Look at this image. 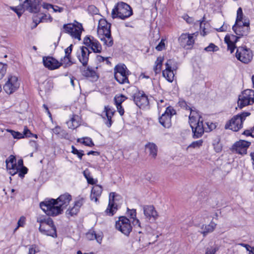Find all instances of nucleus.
<instances>
[{"instance_id": "nucleus-1", "label": "nucleus", "mask_w": 254, "mask_h": 254, "mask_svg": "<svg viewBox=\"0 0 254 254\" xmlns=\"http://www.w3.org/2000/svg\"><path fill=\"white\" fill-rule=\"evenodd\" d=\"M179 104L182 108L190 111L189 116V122L192 129L193 137L194 138L201 137L203 134L204 130L202 117L197 112L192 110L185 100H180Z\"/></svg>"}, {"instance_id": "nucleus-2", "label": "nucleus", "mask_w": 254, "mask_h": 254, "mask_svg": "<svg viewBox=\"0 0 254 254\" xmlns=\"http://www.w3.org/2000/svg\"><path fill=\"white\" fill-rule=\"evenodd\" d=\"M111 14L113 19L119 18L125 20L132 15L133 12L129 5L124 2H119L115 6Z\"/></svg>"}, {"instance_id": "nucleus-3", "label": "nucleus", "mask_w": 254, "mask_h": 254, "mask_svg": "<svg viewBox=\"0 0 254 254\" xmlns=\"http://www.w3.org/2000/svg\"><path fill=\"white\" fill-rule=\"evenodd\" d=\"M40 206L48 216L55 217L62 214L55 199H46L40 202Z\"/></svg>"}, {"instance_id": "nucleus-4", "label": "nucleus", "mask_w": 254, "mask_h": 254, "mask_svg": "<svg viewBox=\"0 0 254 254\" xmlns=\"http://www.w3.org/2000/svg\"><path fill=\"white\" fill-rule=\"evenodd\" d=\"M251 113L248 112H243L234 116L231 120L228 121L225 126V129H230L234 131H237L243 127L244 121L246 117L249 116Z\"/></svg>"}, {"instance_id": "nucleus-5", "label": "nucleus", "mask_w": 254, "mask_h": 254, "mask_svg": "<svg viewBox=\"0 0 254 254\" xmlns=\"http://www.w3.org/2000/svg\"><path fill=\"white\" fill-rule=\"evenodd\" d=\"M63 28L64 32L69 34L72 38L79 41L81 40V34L83 30L81 24L76 22V24H64Z\"/></svg>"}, {"instance_id": "nucleus-6", "label": "nucleus", "mask_w": 254, "mask_h": 254, "mask_svg": "<svg viewBox=\"0 0 254 254\" xmlns=\"http://www.w3.org/2000/svg\"><path fill=\"white\" fill-rule=\"evenodd\" d=\"M254 103V90L247 89L239 96L238 105L240 108Z\"/></svg>"}, {"instance_id": "nucleus-7", "label": "nucleus", "mask_w": 254, "mask_h": 254, "mask_svg": "<svg viewBox=\"0 0 254 254\" xmlns=\"http://www.w3.org/2000/svg\"><path fill=\"white\" fill-rule=\"evenodd\" d=\"M253 56L252 51L246 46L237 48L236 57L241 62L245 64L249 63L252 60Z\"/></svg>"}, {"instance_id": "nucleus-8", "label": "nucleus", "mask_w": 254, "mask_h": 254, "mask_svg": "<svg viewBox=\"0 0 254 254\" xmlns=\"http://www.w3.org/2000/svg\"><path fill=\"white\" fill-rule=\"evenodd\" d=\"M244 22L242 23H235L232 27V29L235 33L240 36H247L250 32V20L248 19H244Z\"/></svg>"}, {"instance_id": "nucleus-9", "label": "nucleus", "mask_w": 254, "mask_h": 254, "mask_svg": "<svg viewBox=\"0 0 254 254\" xmlns=\"http://www.w3.org/2000/svg\"><path fill=\"white\" fill-rule=\"evenodd\" d=\"M20 86V82L16 76L9 75L6 83L3 86V90L8 94L15 92Z\"/></svg>"}, {"instance_id": "nucleus-10", "label": "nucleus", "mask_w": 254, "mask_h": 254, "mask_svg": "<svg viewBox=\"0 0 254 254\" xmlns=\"http://www.w3.org/2000/svg\"><path fill=\"white\" fill-rule=\"evenodd\" d=\"M116 228L126 236H128L132 230L129 220L125 216L119 217V221L116 223Z\"/></svg>"}, {"instance_id": "nucleus-11", "label": "nucleus", "mask_w": 254, "mask_h": 254, "mask_svg": "<svg viewBox=\"0 0 254 254\" xmlns=\"http://www.w3.org/2000/svg\"><path fill=\"white\" fill-rule=\"evenodd\" d=\"M176 114V111L172 107H168L165 112L159 118L160 124L165 128L171 127V118Z\"/></svg>"}, {"instance_id": "nucleus-12", "label": "nucleus", "mask_w": 254, "mask_h": 254, "mask_svg": "<svg viewBox=\"0 0 254 254\" xmlns=\"http://www.w3.org/2000/svg\"><path fill=\"white\" fill-rule=\"evenodd\" d=\"M83 44L90 47L94 53H100L102 51V46L99 41L91 36H86L83 39Z\"/></svg>"}, {"instance_id": "nucleus-13", "label": "nucleus", "mask_w": 254, "mask_h": 254, "mask_svg": "<svg viewBox=\"0 0 254 254\" xmlns=\"http://www.w3.org/2000/svg\"><path fill=\"white\" fill-rule=\"evenodd\" d=\"M131 97L134 103L139 108L145 107L149 104L148 97L143 91L134 93Z\"/></svg>"}, {"instance_id": "nucleus-14", "label": "nucleus", "mask_w": 254, "mask_h": 254, "mask_svg": "<svg viewBox=\"0 0 254 254\" xmlns=\"http://www.w3.org/2000/svg\"><path fill=\"white\" fill-rule=\"evenodd\" d=\"M251 144V142L245 140H240L236 142L231 148L233 152L240 154H245L247 153V150Z\"/></svg>"}, {"instance_id": "nucleus-15", "label": "nucleus", "mask_w": 254, "mask_h": 254, "mask_svg": "<svg viewBox=\"0 0 254 254\" xmlns=\"http://www.w3.org/2000/svg\"><path fill=\"white\" fill-rule=\"evenodd\" d=\"M42 0H25L23 2L24 9L31 13H37L40 10V4Z\"/></svg>"}, {"instance_id": "nucleus-16", "label": "nucleus", "mask_w": 254, "mask_h": 254, "mask_svg": "<svg viewBox=\"0 0 254 254\" xmlns=\"http://www.w3.org/2000/svg\"><path fill=\"white\" fill-rule=\"evenodd\" d=\"M71 199V196L68 193L62 194L58 198L55 199L57 204H58L59 208L61 209L62 213L63 212V210L69 204Z\"/></svg>"}, {"instance_id": "nucleus-17", "label": "nucleus", "mask_w": 254, "mask_h": 254, "mask_svg": "<svg viewBox=\"0 0 254 254\" xmlns=\"http://www.w3.org/2000/svg\"><path fill=\"white\" fill-rule=\"evenodd\" d=\"M193 34H182L179 38V41L181 46L187 49L192 47L194 43Z\"/></svg>"}, {"instance_id": "nucleus-18", "label": "nucleus", "mask_w": 254, "mask_h": 254, "mask_svg": "<svg viewBox=\"0 0 254 254\" xmlns=\"http://www.w3.org/2000/svg\"><path fill=\"white\" fill-rule=\"evenodd\" d=\"M111 32V24L109 23L106 20L101 19L99 20L98 26V35H103L107 34L110 35Z\"/></svg>"}, {"instance_id": "nucleus-19", "label": "nucleus", "mask_w": 254, "mask_h": 254, "mask_svg": "<svg viewBox=\"0 0 254 254\" xmlns=\"http://www.w3.org/2000/svg\"><path fill=\"white\" fill-rule=\"evenodd\" d=\"M44 65L50 70L58 68L61 64L56 59L51 57H44L43 58Z\"/></svg>"}, {"instance_id": "nucleus-20", "label": "nucleus", "mask_w": 254, "mask_h": 254, "mask_svg": "<svg viewBox=\"0 0 254 254\" xmlns=\"http://www.w3.org/2000/svg\"><path fill=\"white\" fill-rule=\"evenodd\" d=\"M91 52L89 49L84 46L80 47V53L77 55V57L79 61L82 64L83 66H86L88 64L89 56Z\"/></svg>"}, {"instance_id": "nucleus-21", "label": "nucleus", "mask_w": 254, "mask_h": 254, "mask_svg": "<svg viewBox=\"0 0 254 254\" xmlns=\"http://www.w3.org/2000/svg\"><path fill=\"white\" fill-rule=\"evenodd\" d=\"M173 63L172 60H168L165 64L166 69L162 72L163 76L170 82H173L174 77V73L172 69Z\"/></svg>"}, {"instance_id": "nucleus-22", "label": "nucleus", "mask_w": 254, "mask_h": 254, "mask_svg": "<svg viewBox=\"0 0 254 254\" xmlns=\"http://www.w3.org/2000/svg\"><path fill=\"white\" fill-rule=\"evenodd\" d=\"M118 195L115 192H111L109 195V202L106 212L109 215H113L117 210V204L115 203V197Z\"/></svg>"}, {"instance_id": "nucleus-23", "label": "nucleus", "mask_w": 254, "mask_h": 254, "mask_svg": "<svg viewBox=\"0 0 254 254\" xmlns=\"http://www.w3.org/2000/svg\"><path fill=\"white\" fill-rule=\"evenodd\" d=\"M37 221L41 224L45 223L46 224L49 225L52 228V233L50 234V236H51L53 238L57 237L56 227L54 224L53 220L51 218H46L44 217H40L37 219Z\"/></svg>"}, {"instance_id": "nucleus-24", "label": "nucleus", "mask_w": 254, "mask_h": 254, "mask_svg": "<svg viewBox=\"0 0 254 254\" xmlns=\"http://www.w3.org/2000/svg\"><path fill=\"white\" fill-rule=\"evenodd\" d=\"M143 213L146 218L150 220L151 218L155 220L157 217V212L153 205H144L143 206Z\"/></svg>"}, {"instance_id": "nucleus-25", "label": "nucleus", "mask_w": 254, "mask_h": 254, "mask_svg": "<svg viewBox=\"0 0 254 254\" xmlns=\"http://www.w3.org/2000/svg\"><path fill=\"white\" fill-rule=\"evenodd\" d=\"M83 198H80L76 201L74 203V206L67 210L66 214L68 216H73L77 215L78 213L80 207L83 205Z\"/></svg>"}, {"instance_id": "nucleus-26", "label": "nucleus", "mask_w": 254, "mask_h": 254, "mask_svg": "<svg viewBox=\"0 0 254 254\" xmlns=\"http://www.w3.org/2000/svg\"><path fill=\"white\" fill-rule=\"evenodd\" d=\"M103 189L101 186L96 185L92 188L91 190L90 198L94 200L95 202L98 201V198L100 196L102 192Z\"/></svg>"}, {"instance_id": "nucleus-27", "label": "nucleus", "mask_w": 254, "mask_h": 254, "mask_svg": "<svg viewBox=\"0 0 254 254\" xmlns=\"http://www.w3.org/2000/svg\"><path fill=\"white\" fill-rule=\"evenodd\" d=\"M216 224L211 221L208 225H202L200 228V233L203 236H206L208 233L212 232L215 229Z\"/></svg>"}, {"instance_id": "nucleus-28", "label": "nucleus", "mask_w": 254, "mask_h": 254, "mask_svg": "<svg viewBox=\"0 0 254 254\" xmlns=\"http://www.w3.org/2000/svg\"><path fill=\"white\" fill-rule=\"evenodd\" d=\"M86 238L89 240H96L97 242L101 244L102 241L103 236L102 234H96L95 231L90 230L86 233Z\"/></svg>"}, {"instance_id": "nucleus-29", "label": "nucleus", "mask_w": 254, "mask_h": 254, "mask_svg": "<svg viewBox=\"0 0 254 254\" xmlns=\"http://www.w3.org/2000/svg\"><path fill=\"white\" fill-rule=\"evenodd\" d=\"M129 72V70L124 64H118L114 68V73L127 76Z\"/></svg>"}, {"instance_id": "nucleus-30", "label": "nucleus", "mask_w": 254, "mask_h": 254, "mask_svg": "<svg viewBox=\"0 0 254 254\" xmlns=\"http://www.w3.org/2000/svg\"><path fill=\"white\" fill-rule=\"evenodd\" d=\"M66 124L69 128L74 129L77 128L79 126L78 116L73 115L70 120L66 122Z\"/></svg>"}, {"instance_id": "nucleus-31", "label": "nucleus", "mask_w": 254, "mask_h": 254, "mask_svg": "<svg viewBox=\"0 0 254 254\" xmlns=\"http://www.w3.org/2000/svg\"><path fill=\"white\" fill-rule=\"evenodd\" d=\"M146 149H148L149 151L150 155L155 158L157 154V147L154 143L149 142L145 145Z\"/></svg>"}, {"instance_id": "nucleus-32", "label": "nucleus", "mask_w": 254, "mask_h": 254, "mask_svg": "<svg viewBox=\"0 0 254 254\" xmlns=\"http://www.w3.org/2000/svg\"><path fill=\"white\" fill-rule=\"evenodd\" d=\"M39 18V20L38 21L33 19V22L35 23V25L32 27V29L36 28L38 24L40 22H48V21L52 22L53 20V18L50 14L47 15L46 14H43V15Z\"/></svg>"}, {"instance_id": "nucleus-33", "label": "nucleus", "mask_w": 254, "mask_h": 254, "mask_svg": "<svg viewBox=\"0 0 254 254\" xmlns=\"http://www.w3.org/2000/svg\"><path fill=\"white\" fill-rule=\"evenodd\" d=\"M100 40L104 42V45L108 47H111L113 45V39L111 36V33H110V35L105 34L103 35L99 36Z\"/></svg>"}, {"instance_id": "nucleus-34", "label": "nucleus", "mask_w": 254, "mask_h": 254, "mask_svg": "<svg viewBox=\"0 0 254 254\" xmlns=\"http://www.w3.org/2000/svg\"><path fill=\"white\" fill-rule=\"evenodd\" d=\"M82 75L87 77H90L93 80H96L98 78L96 72L89 67L82 71Z\"/></svg>"}, {"instance_id": "nucleus-35", "label": "nucleus", "mask_w": 254, "mask_h": 254, "mask_svg": "<svg viewBox=\"0 0 254 254\" xmlns=\"http://www.w3.org/2000/svg\"><path fill=\"white\" fill-rule=\"evenodd\" d=\"M7 169H13L16 167V159L14 156L10 155L5 161Z\"/></svg>"}, {"instance_id": "nucleus-36", "label": "nucleus", "mask_w": 254, "mask_h": 254, "mask_svg": "<svg viewBox=\"0 0 254 254\" xmlns=\"http://www.w3.org/2000/svg\"><path fill=\"white\" fill-rule=\"evenodd\" d=\"M163 61V57L160 56L157 58L155 62V65L153 68L154 71L156 74H157L160 72Z\"/></svg>"}, {"instance_id": "nucleus-37", "label": "nucleus", "mask_w": 254, "mask_h": 254, "mask_svg": "<svg viewBox=\"0 0 254 254\" xmlns=\"http://www.w3.org/2000/svg\"><path fill=\"white\" fill-rule=\"evenodd\" d=\"M114 77L116 80L120 84L129 82L127 76L114 73Z\"/></svg>"}, {"instance_id": "nucleus-38", "label": "nucleus", "mask_w": 254, "mask_h": 254, "mask_svg": "<svg viewBox=\"0 0 254 254\" xmlns=\"http://www.w3.org/2000/svg\"><path fill=\"white\" fill-rule=\"evenodd\" d=\"M60 64H61V66L64 65V67L66 68L71 66L74 64V63L71 61V57H67V58H66V56H64L63 58L61 59Z\"/></svg>"}, {"instance_id": "nucleus-39", "label": "nucleus", "mask_w": 254, "mask_h": 254, "mask_svg": "<svg viewBox=\"0 0 254 254\" xmlns=\"http://www.w3.org/2000/svg\"><path fill=\"white\" fill-rule=\"evenodd\" d=\"M82 139L78 138L77 139V141L78 142H81L84 145L88 146L91 147L93 145H94L93 142L92 141V139L90 137H86L83 138V140L81 141V140Z\"/></svg>"}, {"instance_id": "nucleus-40", "label": "nucleus", "mask_w": 254, "mask_h": 254, "mask_svg": "<svg viewBox=\"0 0 254 254\" xmlns=\"http://www.w3.org/2000/svg\"><path fill=\"white\" fill-rule=\"evenodd\" d=\"M127 98L123 95V94H121L119 96L116 95L114 97V101L115 102L116 105H121L122 103L125 101Z\"/></svg>"}, {"instance_id": "nucleus-41", "label": "nucleus", "mask_w": 254, "mask_h": 254, "mask_svg": "<svg viewBox=\"0 0 254 254\" xmlns=\"http://www.w3.org/2000/svg\"><path fill=\"white\" fill-rule=\"evenodd\" d=\"M243 19V13L242 8L241 7H239L237 11V18L236 20L235 23H242Z\"/></svg>"}, {"instance_id": "nucleus-42", "label": "nucleus", "mask_w": 254, "mask_h": 254, "mask_svg": "<svg viewBox=\"0 0 254 254\" xmlns=\"http://www.w3.org/2000/svg\"><path fill=\"white\" fill-rule=\"evenodd\" d=\"M7 132H9L11 133L14 138L16 139H21L23 138V134L22 133H20L18 131H16L13 130L12 129H7L6 130Z\"/></svg>"}, {"instance_id": "nucleus-43", "label": "nucleus", "mask_w": 254, "mask_h": 254, "mask_svg": "<svg viewBox=\"0 0 254 254\" xmlns=\"http://www.w3.org/2000/svg\"><path fill=\"white\" fill-rule=\"evenodd\" d=\"M11 9L17 14L18 16L19 17L22 15L23 12H24L26 9H24L23 7V3L21 5H19L16 7H12Z\"/></svg>"}, {"instance_id": "nucleus-44", "label": "nucleus", "mask_w": 254, "mask_h": 254, "mask_svg": "<svg viewBox=\"0 0 254 254\" xmlns=\"http://www.w3.org/2000/svg\"><path fill=\"white\" fill-rule=\"evenodd\" d=\"M203 143V140L202 139H200L197 141H195L192 142L190 144L188 148H199L200 146H202Z\"/></svg>"}, {"instance_id": "nucleus-45", "label": "nucleus", "mask_w": 254, "mask_h": 254, "mask_svg": "<svg viewBox=\"0 0 254 254\" xmlns=\"http://www.w3.org/2000/svg\"><path fill=\"white\" fill-rule=\"evenodd\" d=\"M72 151L71 152L74 154L77 155L78 157L81 159L82 158V156L84 155L83 153V150H77L74 146H71Z\"/></svg>"}, {"instance_id": "nucleus-46", "label": "nucleus", "mask_w": 254, "mask_h": 254, "mask_svg": "<svg viewBox=\"0 0 254 254\" xmlns=\"http://www.w3.org/2000/svg\"><path fill=\"white\" fill-rule=\"evenodd\" d=\"M218 50V47L213 43H210L209 46L204 49V50L206 52H215Z\"/></svg>"}, {"instance_id": "nucleus-47", "label": "nucleus", "mask_w": 254, "mask_h": 254, "mask_svg": "<svg viewBox=\"0 0 254 254\" xmlns=\"http://www.w3.org/2000/svg\"><path fill=\"white\" fill-rule=\"evenodd\" d=\"M205 124L207 126V127H205L204 126V123H203V128L204 129V131H205L206 132H208L210 130H212L213 129L215 128L216 127L215 125L213 123H210V124H209L208 122H206L205 123Z\"/></svg>"}, {"instance_id": "nucleus-48", "label": "nucleus", "mask_w": 254, "mask_h": 254, "mask_svg": "<svg viewBox=\"0 0 254 254\" xmlns=\"http://www.w3.org/2000/svg\"><path fill=\"white\" fill-rule=\"evenodd\" d=\"M23 135V138L25 137H30L32 136H34L35 137H37V135H33L29 129L26 127H25L23 132L22 133Z\"/></svg>"}, {"instance_id": "nucleus-49", "label": "nucleus", "mask_w": 254, "mask_h": 254, "mask_svg": "<svg viewBox=\"0 0 254 254\" xmlns=\"http://www.w3.org/2000/svg\"><path fill=\"white\" fill-rule=\"evenodd\" d=\"M88 11L92 14H97L99 12V10L97 8L93 5H91L88 6Z\"/></svg>"}, {"instance_id": "nucleus-50", "label": "nucleus", "mask_w": 254, "mask_h": 254, "mask_svg": "<svg viewBox=\"0 0 254 254\" xmlns=\"http://www.w3.org/2000/svg\"><path fill=\"white\" fill-rule=\"evenodd\" d=\"M25 218L22 216L18 220L17 222V226L14 229V232H15L19 227H23L25 224Z\"/></svg>"}, {"instance_id": "nucleus-51", "label": "nucleus", "mask_w": 254, "mask_h": 254, "mask_svg": "<svg viewBox=\"0 0 254 254\" xmlns=\"http://www.w3.org/2000/svg\"><path fill=\"white\" fill-rule=\"evenodd\" d=\"M104 111L105 112L106 116L113 117L115 113V111H113L109 106H105L104 108Z\"/></svg>"}, {"instance_id": "nucleus-52", "label": "nucleus", "mask_w": 254, "mask_h": 254, "mask_svg": "<svg viewBox=\"0 0 254 254\" xmlns=\"http://www.w3.org/2000/svg\"><path fill=\"white\" fill-rule=\"evenodd\" d=\"M127 214L128 215V216H129L130 217V218L131 219L135 218L136 217V209H129L127 208Z\"/></svg>"}, {"instance_id": "nucleus-53", "label": "nucleus", "mask_w": 254, "mask_h": 254, "mask_svg": "<svg viewBox=\"0 0 254 254\" xmlns=\"http://www.w3.org/2000/svg\"><path fill=\"white\" fill-rule=\"evenodd\" d=\"M247 136H251L254 137V127L250 129L245 130L242 133Z\"/></svg>"}, {"instance_id": "nucleus-54", "label": "nucleus", "mask_w": 254, "mask_h": 254, "mask_svg": "<svg viewBox=\"0 0 254 254\" xmlns=\"http://www.w3.org/2000/svg\"><path fill=\"white\" fill-rule=\"evenodd\" d=\"M7 68V64H3L1 63H0V75L1 77L4 76V74L6 72Z\"/></svg>"}, {"instance_id": "nucleus-55", "label": "nucleus", "mask_w": 254, "mask_h": 254, "mask_svg": "<svg viewBox=\"0 0 254 254\" xmlns=\"http://www.w3.org/2000/svg\"><path fill=\"white\" fill-rule=\"evenodd\" d=\"M27 171L28 169L25 167L21 168L18 171L19 177L20 178H23L24 175L27 174Z\"/></svg>"}, {"instance_id": "nucleus-56", "label": "nucleus", "mask_w": 254, "mask_h": 254, "mask_svg": "<svg viewBox=\"0 0 254 254\" xmlns=\"http://www.w3.org/2000/svg\"><path fill=\"white\" fill-rule=\"evenodd\" d=\"M39 230L41 233H42L46 235L47 236H50V234L52 233V229L50 230H47L45 229V228L41 224H40V227L39 228Z\"/></svg>"}, {"instance_id": "nucleus-57", "label": "nucleus", "mask_w": 254, "mask_h": 254, "mask_svg": "<svg viewBox=\"0 0 254 254\" xmlns=\"http://www.w3.org/2000/svg\"><path fill=\"white\" fill-rule=\"evenodd\" d=\"M72 47L73 45L71 44L69 47H68L66 49H65L64 52H65V56H66V58H67V57H71V53L72 50Z\"/></svg>"}, {"instance_id": "nucleus-58", "label": "nucleus", "mask_w": 254, "mask_h": 254, "mask_svg": "<svg viewBox=\"0 0 254 254\" xmlns=\"http://www.w3.org/2000/svg\"><path fill=\"white\" fill-rule=\"evenodd\" d=\"M219 250V248L215 247L212 249L207 248L205 254H215L216 252Z\"/></svg>"}, {"instance_id": "nucleus-59", "label": "nucleus", "mask_w": 254, "mask_h": 254, "mask_svg": "<svg viewBox=\"0 0 254 254\" xmlns=\"http://www.w3.org/2000/svg\"><path fill=\"white\" fill-rule=\"evenodd\" d=\"M106 116L107 119H106L105 118H104L105 120H106V122H105V123L108 127H111V126L112 125V117L111 116Z\"/></svg>"}, {"instance_id": "nucleus-60", "label": "nucleus", "mask_w": 254, "mask_h": 254, "mask_svg": "<svg viewBox=\"0 0 254 254\" xmlns=\"http://www.w3.org/2000/svg\"><path fill=\"white\" fill-rule=\"evenodd\" d=\"M165 47L164 42L162 40L159 44L156 47V49L158 51H161Z\"/></svg>"}, {"instance_id": "nucleus-61", "label": "nucleus", "mask_w": 254, "mask_h": 254, "mask_svg": "<svg viewBox=\"0 0 254 254\" xmlns=\"http://www.w3.org/2000/svg\"><path fill=\"white\" fill-rule=\"evenodd\" d=\"M53 11L55 12H62L64 10V8L59 7L58 5H53L52 7Z\"/></svg>"}, {"instance_id": "nucleus-62", "label": "nucleus", "mask_w": 254, "mask_h": 254, "mask_svg": "<svg viewBox=\"0 0 254 254\" xmlns=\"http://www.w3.org/2000/svg\"><path fill=\"white\" fill-rule=\"evenodd\" d=\"M62 129L60 126H56L54 128L52 129L53 132L58 135V134L60 133Z\"/></svg>"}, {"instance_id": "nucleus-63", "label": "nucleus", "mask_w": 254, "mask_h": 254, "mask_svg": "<svg viewBox=\"0 0 254 254\" xmlns=\"http://www.w3.org/2000/svg\"><path fill=\"white\" fill-rule=\"evenodd\" d=\"M118 111L121 116H123L124 114V109L121 105H116Z\"/></svg>"}, {"instance_id": "nucleus-64", "label": "nucleus", "mask_w": 254, "mask_h": 254, "mask_svg": "<svg viewBox=\"0 0 254 254\" xmlns=\"http://www.w3.org/2000/svg\"><path fill=\"white\" fill-rule=\"evenodd\" d=\"M58 136L60 137L65 138L68 136V134L65 130L62 129L60 133L58 134Z\"/></svg>"}]
</instances>
